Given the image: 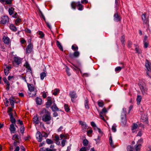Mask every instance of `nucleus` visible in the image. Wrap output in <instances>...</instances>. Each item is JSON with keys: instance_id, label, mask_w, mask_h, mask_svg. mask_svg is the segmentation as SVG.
<instances>
[{"instance_id": "nucleus-1", "label": "nucleus", "mask_w": 151, "mask_h": 151, "mask_svg": "<svg viewBox=\"0 0 151 151\" xmlns=\"http://www.w3.org/2000/svg\"><path fill=\"white\" fill-rule=\"evenodd\" d=\"M40 113L41 116H42V120L44 122H46L47 124H50V123L48 122L51 119L50 112L45 109L43 108L40 111Z\"/></svg>"}, {"instance_id": "nucleus-2", "label": "nucleus", "mask_w": 151, "mask_h": 151, "mask_svg": "<svg viewBox=\"0 0 151 151\" xmlns=\"http://www.w3.org/2000/svg\"><path fill=\"white\" fill-rule=\"evenodd\" d=\"M139 86L142 94L143 95L147 94L148 89L145 83L143 82H139Z\"/></svg>"}, {"instance_id": "nucleus-3", "label": "nucleus", "mask_w": 151, "mask_h": 151, "mask_svg": "<svg viewBox=\"0 0 151 151\" xmlns=\"http://www.w3.org/2000/svg\"><path fill=\"white\" fill-rule=\"evenodd\" d=\"M145 66L147 70V75L149 77L151 76V63L147 60H146Z\"/></svg>"}, {"instance_id": "nucleus-4", "label": "nucleus", "mask_w": 151, "mask_h": 151, "mask_svg": "<svg viewBox=\"0 0 151 151\" xmlns=\"http://www.w3.org/2000/svg\"><path fill=\"white\" fill-rule=\"evenodd\" d=\"M22 59L18 56H14L13 57V60L12 62L13 65L15 66V65H19L21 63Z\"/></svg>"}, {"instance_id": "nucleus-5", "label": "nucleus", "mask_w": 151, "mask_h": 151, "mask_svg": "<svg viewBox=\"0 0 151 151\" xmlns=\"http://www.w3.org/2000/svg\"><path fill=\"white\" fill-rule=\"evenodd\" d=\"M69 96L71 98L72 101L73 102H75V99L77 96L76 92L74 91H70L69 93Z\"/></svg>"}, {"instance_id": "nucleus-6", "label": "nucleus", "mask_w": 151, "mask_h": 151, "mask_svg": "<svg viewBox=\"0 0 151 151\" xmlns=\"http://www.w3.org/2000/svg\"><path fill=\"white\" fill-rule=\"evenodd\" d=\"M107 112V111L105 108H104L100 112L99 116L100 118L104 121L105 120L104 119V116L106 115V113Z\"/></svg>"}, {"instance_id": "nucleus-7", "label": "nucleus", "mask_w": 151, "mask_h": 151, "mask_svg": "<svg viewBox=\"0 0 151 151\" xmlns=\"http://www.w3.org/2000/svg\"><path fill=\"white\" fill-rule=\"evenodd\" d=\"M9 19L7 16L4 15L1 17L0 22L3 24H5L9 22Z\"/></svg>"}, {"instance_id": "nucleus-8", "label": "nucleus", "mask_w": 151, "mask_h": 151, "mask_svg": "<svg viewBox=\"0 0 151 151\" xmlns=\"http://www.w3.org/2000/svg\"><path fill=\"white\" fill-rule=\"evenodd\" d=\"M142 18L144 24H147L149 22L148 17L146 15L145 13L142 15Z\"/></svg>"}, {"instance_id": "nucleus-9", "label": "nucleus", "mask_w": 151, "mask_h": 151, "mask_svg": "<svg viewBox=\"0 0 151 151\" xmlns=\"http://www.w3.org/2000/svg\"><path fill=\"white\" fill-rule=\"evenodd\" d=\"M127 123L126 116H121V125L123 126H125Z\"/></svg>"}, {"instance_id": "nucleus-10", "label": "nucleus", "mask_w": 151, "mask_h": 151, "mask_svg": "<svg viewBox=\"0 0 151 151\" xmlns=\"http://www.w3.org/2000/svg\"><path fill=\"white\" fill-rule=\"evenodd\" d=\"M36 138L39 142H40L42 140V134L39 131L37 132L36 134Z\"/></svg>"}, {"instance_id": "nucleus-11", "label": "nucleus", "mask_w": 151, "mask_h": 151, "mask_svg": "<svg viewBox=\"0 0 151 151\" xmlns=\"http://www.w3.org/2000/svg\"><path fill=\"white\" fill-rule=\"evenodd\" d=\"M79 54L80 53L78 51H76L74 52L73 54L70 53L69 54V56L70 58H72L74 57H78L79 56Z\"/></svg>"}, {"instance_id": "nucleus-12", "label": "nucleus", "mask_w": 151, "mask_h": 151, "mask_svg": "<svg viewBox=\"0 0 151 151\" xmlns=\"http://www.w3.org/2000/svg\"><path fill=\"white\" fill-rule=\"evenodd\" d=\"M114 19L115 21L117 22L120 21L121 19V17L117 13L114 14Z\"/></svg>"}, {"instance_id": "nucleus-13", "label": "nucleus", "mask_w": 151, "mask_h": 151, "mask_svg": "<svg viewBox=\"0 0 151 151\" xmlns=\"http://www.w3.org/2000/svg\"><path fill=\"white\" fill-rule=\"evenodd\" d=\"M32 48V44H29L27 45L26 49V52L27 54H29L31 52Z\"/></svg>"}, {"instance_id": "nucleus-14", "label": "nucleus", "mask_w": 151, "mask_h": 151, "mask_svg": "<svg viewBox=\"0 0 151 151\" xmlns=\"http://www.w3.org/2000/svg\"><path fill=\"white\" fill-rule=\"evenodd\" d=\"M24 66L26 67L27 70V71H29L31 73H32V70L29 65L27 62H26L24 64Z\"/></svg>"}, {"instance_id": "nucleus-15", "label": "nucleus", "mask_w": 151, "mask_h": 151, "mask_svg": "<svg viewBox=\"0 0 151 151\" xmlns=\"http://www.w3.org/2000/svg\"><path fill=\"white\" fill-rule=\"evenodd\" d=\"M3 41L4 43L8 45L10 42L9 39L8 37L4 36L3 37Z\"/></svg>"}, {"instance_id": "nucleus-16", "label": "nucleus", "mask_w": 151, "mask_h": 151, "mask_svg": "<svg viewBox=\"0 0 151 151\" xmlns=\"http://www.w3.org/2000/svg\"><path fill=\"white\" fill-rule=\"evenodd\" d=\"M10 130L12 133H14L15 132L16 128L14 127V124H12L10 125Z\"/></svg>"}, {"instance_id": "nucleus-17", "label": "nucleus", "mask_w": 151, "mask_h": 151, "mask_svg": "<svg viewBox=\"0 0 151 151\" xmlns=\"http://www.w3.org/2000/svg\"><path fill=\"white\" fill-rule=\"evenodd\" d=\"M141 145L140 143L137 144L135 146V149L136 151H139L141 148Z\"/></svg>"}, {"instance_id": "nucleus-18", "label": "nucleus", "mask_w": 151, "mask_h": 151, "mask_svg": "<svg viewBox=\"0 0 151 151\" xmlns=\"http://www.w3.org/2000/svg\"><path fill=\"white\" fill-rule=\"evenodd\" d=\"M27 86L29 89V90L31 91H32L34 90V88L32 84H30L28 83H27Z\"/></svg>"}, {"instance_id": "nucleus-19", "label": "nucleus", "mask_w": 151, "mask_h": 151, "mask_svg": "<svg viewBox=\"0 0 151 151\" xmlns=\"http://www.w3.org/2000/svg\"><path fill=\"white\" fill-rule=\"evenodd\" d=\"M33 122L35 124H39L38 118L37 116H34L33 118Z\"/></svg>"}, {"instance_id": "nucleus-20", "label": "nucleus", "mask_w": 151, "mask_h": 151, "mask_svg": "<svg viewBox=\"0 0 151 151\" xmlns=\"http://www.w3.org/2000/svg\"><path fill=\"white\" fill-rule=\"evenodd\" d=\"M51 109L53 111H55L58 110V109L55 104H54L51 106Z\"/></svg>"}, {"instance_id": "nucleus-21", "label": "nucleus", "mask_w": 151, "mask_h": 151, "mask_svg": "<svg viewBox=\"0 0 151 151\" xmlns=\"http://www.w3.org/2000/svg\"><path fill=\"white\" fill-rule=\"evenodd\" d=\"M78 4V2H76L74 1L72 2L71 4L72 8L74 9H75L76 7L77 6Z\"/></svg>"}, {"instance_id": "nucleus-22", "label": "nucleus", "mask_w": 151, "mask_h": 151, "mask_svg": "<svg viewBox=\"0 0 151 151\" xmlns=\"http://www.w3.org/2000/svg\"><path fill=\"white\" fill-rule=\"evenodd\" d=\"M52 102L51 100V98H49V99H48L46 103L47 107L48 108L52 104Z\"/></svg>"}, {"instance_id": "nucleus-23", "label": "nucleus", "mask_w": 151, "mask_h": 151, "mask_svg": "<svg viewBox=\"0 0 151 151\" xmlns=\"http://www.w3.org/2000/svg\"><path fill=\"white\" fill-rule=\"evenodd\" d=\"M56 45L62 51H63V49L62 46L61 45L60 43L58 41H56Z\"/></svg>"}, {"instance_id": "nucleus-24", "label": "nucleus", "mask_w": 151, "mask_h": 151, "mask_svg": "<svg viewBox=\"0 0 151 151\" xmlns=\"http://www.w3.org/2000/svg\"><path fill=\"white\" fill-rule=\"evenodd\" d=\"M78 7V9L80 11H81L83 10V5L81 4L80 1L78 2V5L77 6Z\"/></svg>"}, {"instance_id": "nucleus-25", "label": "nucleus", "mask_w": 151, "mask_h": 151, "mask_svg": "<svg viewBox=\"0 0 151 151\" xmlns=\"http://www.w3.org/2000/svg\"><path fill=\"white\" fill-rule=\"evenodd\" d=\"M9 27L13 31L16 32L17 30V27L14 26L13 24H11Z\"/></svg>"}, {"instance_id": "nucleus-26", "label": "nucleus", "mask_w": 151, "mask_h": 151, "mask_svg": "<svg viewBox=\"0 0 151 151\" xmlns=\"http://www.w3.org/2000/svg\"><path fill=\"white\" fill-rule=\"evenodd\" d=\"M46 73L45 72H42L40 74V78L42 80H43L44 78L46 76Z\"/></svg>"}, {"instance_id": "nucleus-27", "label": "nucleus", "mask_w": 151, "mask_h": 151, "mask_svg": "<svg viewBox=\"0 0 151 151\" xmlns=\"http://www.w3.org/2000/svg\"><path fill=\"white\" fill-rule=\"evenodd\" d=\"M88 99H86L85 101V106L86 109H89V106L88 105Z\"/></svg>"}, {"instance_id": "nucleus-28", "label": "nucleus", "mask_w": 151, "mask_h": 151, "mask_svg": "<svg viewBox=\"0 0 151 151\" xmlns=\"http://www.w3.org/2000/svg\"><path fill=\"white\" fill-rule=\"evenodd\" d=\"M82 129L83 132H85L86 129H87V126L86 123L82 124Z\"/></svg>"}, {"instance_id": "nucleus-29", "label": "nucleus", "mask_w": 151, "mask_h": 151, "mask_svg": "<svg viewBox=\"0 0 151 151\" xmlns=\"http://www.w3.org/2000/svg\"><path fill=\"white\" fill-rule=\"evenodd\" d=\"M98 104L100 107H102L104 105V103L102 101H99L98 102Z\"/></svg>"}, {"instance_id": "nucleus-30", "label": "nucleus", "mask_w": 151, "mask_h": 151, "mask_svg": "<svg viewBox=\"0 0 151 151\" xmlns=\"http://www.w3.org/2000/svg\"><path fill=\"white\" fill-rule=\"evenodd\" d=\"M142 96L140 95H138L137 96V104H139L141 100Z\"/></svg>"}, {"instance_id": "nucleus-31", "label": "nucleus", "mask_w": 151, "mask_h": 151, "mask_svg": "<svg viewBox=\"0 0 151 151\" xmlns=\"http://www.w3.org/2000/svg\"><path fill=\"white\" fill-rule=\"evenodd\" d=\"M36 103L37 104L41 105L42 104V99L40 98H37L36 99Z\"/></svg>"}, {"instance_id": "nucleus-32", "label": "nucleus", "mask_w": 151, "mask_h": 151, "mask_svg": "<svg viewBox=\"0 0 151 151\" xmlns=\"http://www.w3.org/2000/svg\"><path fill=\"white\" fill-rule=\"evenodd\" d=\"M46 142L48 144H52L53 141L49 139H46Z\"/></svg>"}, {"instance_id": "nucleus-33", "label": "nucleus", "mask_w": 151, "mask_h": 151, "mask_svg": "<svg viewBox=\"0 0 151 151\" xmlns=\"http://www.w3.org/2000/svg\"><path fill=\"white\" fill-rule=\"evenodd\" d=\"M127 151H134V149L131 145H128L127 146Z\"/></svg>"}, {"instance_id": "nucleus-34", "label": "nucleus", "mask_w": 151, "mask_h": 151, "mask_svg": "<svg viewBox=\"0 0 151 151\" xmlns=\"http://www.w3.org/2000/svg\"><path fill=\"white\" fill-rule=\"evenodd\" d=\"M10 104L11 105L12 107H13L14 105V101L13 99V98H10L9 99Z\"/></svg>"}, {"instance_id": "nucleus-35", "label": "nucleus", "mask_w": 151, "mask_h": 151, "mask_svg": "<svg viewBox=\"0 0 151 151\" xmlns=\"http://www.w3.org/2000/svg\"><path fill=\"white\" fill-rule=\"evenodd\" d=\"M126 110L125 108H123L122 109V113L121 116H126Z\"/></svg>"}, {"instance_id": "nucleus-36", "label": "nucleus", "mask_w": 151, "mask_h": 151, "mask_svg": "<svg viewBox=\"0 0 151 151\" xmlns=\"http://www.w3.org/2000/svg\"><path fill=\"white\" fill-rule=\"evenodd\" d=\"M64 107L66 111L67 112H68L70 110V109L69 108V107L68 106V105L66 104H65Z\"/></svg>"}, {"instance_id": "nucleus-37", "label": "nucleus", "mask_w": 151, "mask_h": 151, "mask_svg": "<svg viewBox=\"0 0 151 151\" xmlns=\"http://www.w3.org/2000/svg\"><path fill=\"white\" fill-rule=\"evenodd\" d=\"M89 148H88L87 147H82L80 150V151H87V150H89Z\"/></svg>"}, {"instance_id": "nucleus-38", "label": "nucleus", "mask_w": 151, "mask_h": 151, "mask_svg": "<svg viewBox=\"0 0 151 151\" xmlns=\"http://www.w3.org/2000/svg\"><path fill=\"white\" fill-rule=\"evenodd\" d=\"M14 9L13 8H9V15H12L14 13Z\"/></svg>"}, {"instance_id": "nucleus-39", "label": "nucleus", "mask_w": 151, "mask_h": 151, "mask_svg": "<svg viewBox=\"0 0 151 151\" xmlns=\"http://www.w3.org/2000/svg\"><path fill=\"white\" fill-rule=\"evenodd\" d=\"M88 144V141L86 139H84L83 141V144L84 146H87Z\"/></svg>"}, {"instance_id": "nucleus-40", "label": "nucleus", "mask_w": 151, "mask_h": 151, "mask_svg": "<svg viewBox=\"0 0 151 151\" xmlns=\"http://www.w3.org/2000/svg\"><path fill=\"white\" fill-rule=\"evenodd\" d=\"M72 49L76 51L78 50V47L76 45H73L72 46Z\"/></svg>"}, {"instance_id": "nucleus-41", "label": "nucleus", "mask_w": 151, "mask_h": 151, "mask_svg": "<svg viewBox=\"0 0 151 151\" xmlns=\"http://www.w3.org/2000/svg\"><path fill=\"white\" fill-rule=\"evenodd\" d=\"M42 137H45V138L47 137L49 134H47L45 132H42Z\"/></svg>"}, {"instance_id": "nucleus-42", "label": "nucleus", "mask_w": 151, "mask_h": 151, "mask_svg": "<svg viewBox=\"0 0 151 151\" xmlns=\"http://www.w3.org/2000/svg\"><path fill=\"white\" fill-rule=\"evenodd\" d=\"M19 135L17 134H14L12 137V139L14 140H18L19 139Z\"/></svg>"}, {"instance_id": "nucleus-43", "label": "nucleus", "mask_w": 151, "mask_h": 151, "mask_svg": "<svg viewBox=\"0 0 151 151\" xmlns=\"http://www.w3.org/2000/svg\"><path fill=\"white\" fill-rule=\"evenodd\" d=\"M116 126L115 124H114L112 126V130L114 132H115L116 131Z\"/></svg>"}, {"instance_id": "nucleus-44", "label": "nucleus", "mask_w": 151, "mask_h": 151, "mask_svg": "<svg viewBox=\"0 0 151 151\" xmlns=\"http://www.w3.org/2000/svg\"><path fill=\"white\" fill-rule=\"evenodd\" d=\"M123 68V67H121L120 66L117 67L115 68V71L116 72H119Z\"/></svg>"}, {"instance_id": "nucleus-45", "label": "nucleus", "mask_w": 151, "mask_h": 151, "mask_svg": "<svg viewBox=\"0 0 151 151\" xmlns=\"http://www.w3.org/2000/svg\"><path fill=\"white\" fill-rule=\"evenodd\" d=\"M109 143L110 144L111 146V147H113L114 145H113V144L112 142V138L111 136H110L109 137Z\"/></svg>"}, {"instance_id": "nucleus-46", "label": "nucleus", "mask_w": 151, "mask_h": 151, "mask_svg": "<svg viewBox=\"0 0 151 151\" xmlns=\"http://www.w3.org/2000/svg\"><path fill=\"white\" fill-rule=\"evenodd\" d=\"M138 127L137 124L135 123H134L132 126V130L135 129L137 128Z\"/></svg>"}, {"instance_id": "nucleus-47", "label": "nucleus", "mask_w": 151, "mask_h": 151, "mask_svg": "<svg viewBox=\"0 0 151 151\" xmlns=\"http://www.w3.org/2000/svg\"><path fill=\"white\" fill-rule=\"evenodd\" d=\"M10 121L12 124L15 123L16 122V120L15 118L13 116L12 117L10 118Z\"/></svg>"}, {"instance_id": "nucleus-48", "label": "nucleus", "mask_w": 151, "mask_h": 151, "mask_svg": "<svg viewBox=\"0 0 151 151\" xmlns=\"http://www.w3.org/2000/svg\"><path fill=\"white\" fill-rule=\"evenodd\" d=\"M65 70H66V71L67 73V75L68 76H70V72H69V68L68 67H66V68Z\"/></svg>"}, {"instance_id": "nucleus-49", "label": "nucleus", "mask_w": 151, "mask_h": 151, "mask_svg": "<svg viewBox=\"0 0 151 151\" xmlns=\"http://www.w3.org/2000/svg\"><path fill=\"white\" fill-rule=\"evenodd\" d=\"M125 37L124 36H122L121 38V40L122 42V44L123 46L124 45V43L125 40H124Z\"/></svg>"}, {"instance_id": "nucleus-50", "label": "nucleus", "mask_w": 151, "mask_h": 151, "mask_svg": "<svg viewBox=\"0 0 151 151\" xmlns=\"http://www.w3.org/2000/svg\"><path fill=\"white\" fill-rule=\"evenodd\" d=\"M59 92V89H55L54 90V91L53 93V94L54 95H56Z\"/></svg>"}, {"instance_id": "nucleus-51", "label": "nucleus", "mask_w": 151, "mask_h": 151, "mask_svg": "<svg viewBox=\"0 0 151 151\" xmlns=\"http://www.w3.org/2000/svg\"><path fill=\"white\" fill-rule=\"evenodd\" d=\"M21 21V19L19 18L17 19L15 21V24L17 25H18V24Z\"/></svg>"}, {"instance_id": "nucleus-52", "label": "nucleus", "mask_w": 151, "mask_h": 151, "mask_svg": "<svg viewBox=\"0 0 151 151\" xmlns=\"http://www.w3.org/2000/svg\"><path fill=\"white\" fill-rule=\"evenodd\" d=\"M4 72L5 75L7 76L9 73V70L4 68Z\"/></svg>"}, {"instance_id": "nucleus-53", "label": "nucleus", "mask_w": 151, "mask_h": 151, "mask_svg": "<svg viewBox=\"0 0 151 151\" xmlns=\"http://www.w3.org/2000/svg\"><path fill=\"white\" fill-rule=\"evenodd\" d=\"M135 50L136 52V53H137L138 54H139L141 52V50H140V49L137 47H136L135 48Z\"/></svg>"}, {"instance_id": "nucleus-54", "label": "nucleus", "mask_w": 151, "mask_h": 151, "mask_svg": "<svg viewBox=\"0 0 151 151\" xmlns=\"http://www.w3.org/2000/svg\"><path fill=\"white\" fill-rule=\"evenodd\" d=\"M46 151H56V149H50L48 148H47L46 149Z\"/></svg>"}, {"instance_id": "nucleus-55", "label": "nucleus", "mask_w": 151, "mask_h": 151, "mask_svg": "<svg viewBox=\"0 0 151 151\" xmlns=\"http://www.w3.org/2000/svg\"><path fill=\"white\" fill-rule=\"evenodd\" d=\"M66 142V140L65 139H63L61 142L62 145L63 147H64L65 145V143Z\"/></svg>"}, {"instance_id": "nucleus-56", "label": "nucleus", "mask_w": 151, "mask_h": 151, "mask_svg": "<svg viewBox=\"0 0 151 151\" xmlns=\"http://www.w3.org/2000/svg\"><path fill=\"white\" fill-rule=\"evenodd\" d=\"M39 34L40 35V37L41 38H43L44 36V35L43 33L41 31H40L39 32Z\"/></svg>"}, {"instance_id": "nucleus-57", "label": "nucleus", "mask_w": 151, "mask_h": 151, "mask_svg": "<svg viewBox=\"0 0 151 151\" xmlns=\"http://www.w3.org/2000/svg\"><path fill=\"white\" fill-rule=\"evenodd\" d=\"M20 131L21 133H23L24 131V127L23 126H22L20 128Z\"/></svg>"}, {"instance_id": "nucleus-58", "label": "nucleus", "mask_w": 151, "mask_h": 151, "mask_svg": "<svg viewBox=\"0 0 151 151\" xmlns=\"http://www.w3.org/2000/svg\"><path fill=\"white\" fill-rule=\"evenodd\" d=\"M19 143V142L16 140H15L14 142V146L17 147L18 145V143Z\"/></svg>"}, {"instance_id": "nucleus-59", "label": "nucleus", "mask_w": 151, "mask_h": 151, "mask_svg": "<svg viewBox=\"0 0 151 151\" xmlns=\"http://www.w3.org/2000/svg\"><path fill=\"white\" fill-rule=\"evenodd\" d=\"M93 132V131L91 129L90 130H88L87 132V134L88 135H89V134H91Z\"/></svg>"}, {"instance_id": "nucleus-60", "label": "nucleus", "mask_w": 151, "mask_h": 151, "mask_svg": "<svg viewBox=\"0 0 151 151\" xmlns=\"http://www.w3.org/2000/svg\"><path fill=\"white\" fill-rule=\"evenodd\" d=\"M143 42H144V47L145 48H147L148 47V43H147V42H145V41H144Z\"/></svg>"}, {"instance_id": "nucleus-61", "label": "nucleus", "mask_w": 151, "mask_h": 151, "mask_svg": "<svg viewBox=\"0 0 151 151\" xmlns=\"http://www.w3.org/2000/svg\"><path fill=\"white\" fill-rule=\"evenodd\" d=\"M45 23L47 26V27L50 29L51 28V27L50 24L49 23L47 22L46 21H45Z\"/></svg>"}, {"instance_id": "nucleus-62", "label": "nucleus", "mask_w": 151, "mask_h": 151, "mask_svg": "<svg viewBox=\"0 0 151 151\" xmlns=\"http://www.w3.org/2000/svg\"><path fill=\"white\" fill-rule=\"evenodd\" d=\"M12 0H5V2L6 4H10L11 3V1Z\"/></svg>"}, {"instance_id": "nucleus-63", "label": "nucleus", "mask_w": 151, "mask_h": 151, "mask_svg": "<svg viewBox=\"0 0 151 151\" xmlns=\"http://www.w3.org/2000/svg\"><path fill=\"white\" fill-rule=\"evenodd\" d=\"M59 139V137L57 135H55V141H57Z\"/></svg>"}, {"instance_id": "nucleus-64", "label": "nucleus", "mask_w": 151, "mask_h": 151, "mask_svg": "<svg viewBox=\"0 0 151 151\" xmlns=\"http://www.w3.org/2000/svg\"><path fill=\"white\" fill-rule=\"evenodd\" d=\"M142 142H143V139H141L138 140L137 144L140 143L141 144Z\"/></svg>"}]
</instances>
